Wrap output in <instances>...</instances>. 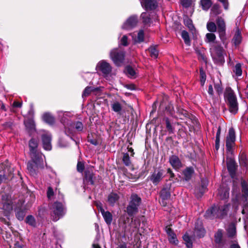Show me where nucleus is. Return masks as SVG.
<instances>
[{"label": "nucleus", "instance_id": "obj_30", "mask_svg": "<svg viewBox=\"0 0 248 248\" xmlns=\"http://www.w3.org/2000/svg\"><path fill=\"white\" fill-rule=\"evenodd\" d=\"M242 37L241 32L239 29H237L233 37L232 41L235 46H238L241 42Z\"/></svg>", "mask_w": 248, "mask_h": 248}, {"label": "nucleus", "instance_id": "obj_37", "mask_svg": "<svg viewBox=\"0 0 248 248\" xmlns=\"http://www.w3.org/2000/svg\"><path fill=\"white\" fill-rule=\"evenodd\" d=\"M125 72L126 75L131 78H135L136 73L135 70L131 66H128L126 67Z\"/></svg>", "mask_w": 248, "mask_h": 248}, {"label": "nucleus", "instance_id": "obj_24", "mask_svg": "<svg viewBox=\"0 0 248 248\" xmlns=\"http://www.w3.org/2000/svg\"><path fill=\"white\" fill-rule=\"evenodd\" d=\"M100 211L106 223L108 225H110L112 220V216L111 214L108 211H105L102 208L100 209Z\"/></svg>", "mask_w": 248, "mask_h": 248}, {"label": "nucleus", "instance_id": "obj_2", "mask_svg": "<svg viewBox=\"0 0 248 248\" xmlns=\"http://www.w3.org/2000/svg\"><path fill=\"white\" fill-rule=\"evenodd\" d=\"M228 210V204H224L219 206H215L207 210L205 217L209 219L222 218L227 214Z\"/></svg>", "mask_w": 248, "mask_h": 248}, {"label": "nucleus", "instance_id": "obj_57", "mask_svg": "<svg viewBox=\"0 0 248 248\" xmlns=\"http://www.w3.org/2000/svg\"><path fill=\"white\" fill-rule=\"evenodd\" d=\"M121 44L124 46H127L128 45L127 37L126 35H124L120 41Z\"/></svg>", "mask_w": 248, "mask_h": 248}, {"label": "nucleus", "instance_id": "obj_58", "mask_svg": "<svg viewBox=\"0 0 248 248\" xmlns=\"http://www.w3.org/2000/svg\"><path fill=\"white\" fill-rule=\"evenodd\" d=\"M54 195L53 189L51 187L48 188L47 191V196L49 199H50Z\"/></svg>", "mask_w": 248, "mask_h": 248}, {"label": "nucleus", "instance_id": "obj_21", "mask_svg": "<svg viewBox=\"0 0 248 248\" xmlns=\"http://www.w3.org/2000/svg\"><path fill=\"white\" fill-rule=\"evenodd\" d=\"M24 124L29 132H35V124L33 119H29L25 120Z\"/></svg>", "mask_w": 248, "mask_h": 248}, {"label": "nucleus", "instance_id": "obj_56", "mask_svg": "<svg viewBox=\"0 0 248 248\" xmlns=\"http://www.w3.org/2000/svg\"><path fill=\"white\" fill-rule=\"evenodd\" d=\"M232 202L233 207L236 210H238L240 204L238 198L236 197L234 199H233Z\"/></svg>", "mask_w": 248, "mask_h": 248}, {"label": "nucleus", "instance_id": "obj_35", "mask_svg": "<svg viewBox=\"0 0 248 248\" xmlns=\"http://www.w3.org/2000/svg\"><path fill=\"white\" fill-rule=\"evenodd\" d=\"M185 25L189 29L192 31L194 29V27L192 24V21L188 16H185L184 19Z\"/></svg>", "mask_w": 248, "mask_h": 248}, {"label": "nucleus", "instance_id": "obj_41", "mask_svg": "<svg viewBox=\"0 0 248 248\" xmlns=\"http://www.w3.org/2000/svg\"><path fill=\"white\" fill-rule=\"evenodd\" d=\"M25 212L21 209H17L16 210V215L17 218L19 220H23L25 216Z\"/></svg>", "mask_w": 248, "mask_h": 248}, {"label": "nucleus", "instance_id": "obj_27", "mask_svg": "<svg viewBox=\"0 0 248 248\" xmlns=\"http://www.w3.org/2000/svg\"><path fill=\"white\" fill-rule=\"evenodd\" d=\"M84 182L87 184H94V175L93 172L86 171L85 174Z\"/></svg>", "mask_w": 248, "mask_h": 248}, {"label": "nucleus", "instance_id": "obj_63", "mask_svg": "<svg viewBox=\"0 0 248 248\" xmlns=\"http://www.w3.org/2000/svg\"><path fill=\"white\" fill-rule=\"evenodd\" d=\"M166 232L168 236L170 235H171L173 233H174L173 231L170 228L168 227H166Z\"/></svg>", "mask_w": 248, "mask_h": 248}, {"label": "nucleus", "instance_id": "obj_62", "mask_svg": "<svg viewBox=\"0 0 248 248\" xmlns=\"http://www.w3.org/2000/svg\"><path fill=\"white\" fill-rule=\"evenodd\" d=\"M15 248H26V247L25 245L17 242L15 244Z\"/></svg>", "mask_w": 248, "mask_h": 248}, {"label": "nucleus", "instance_id": "obj_11", "mask_svg": "<svg viewBox=\"0 0 248 248\" xmlns=\"http://www.w3.org/2000/svg\"><path fill=\"white\" fill-rule=\"evenodd\" d=\"M235 134L234 130L233 128H230L226 139V146L228 151L231 152L232 151L235 144Z\"/></svg>", "mask_w": 248, "mask_h": 248}, {"label": "nucleus", "instance_id": "obj_55", "mask_svg": "<svg viewBox=\"0 0 248 248\" xmlns=\"http://www.w3.org/2000/svg\"><path fill=\"white\" fill-rule=\"evenodd\" d=\"M77 170L79 172H82L84 169V164L81 162L78 161L77 164Z\"/></svg>", "mask_w": 248, "mask_h": 248}, {"label": "nucleus", "instance_id": "obj_43", "mask_svg": "<svg viewBox=\"0 0 248 248\" xmlns=\"http://www.w3.org/2000/svg\"><path fill=\"white\" fill-rule=\"evenodd\" d=\"M73 126L74 133H75V129L78 131H81L83 128V125L81 122H77L75 123H72Z\"/></svg>", "mask_w": 248, "mask_h": 248}, {"label": "nucleus", "instance_id": "obj_49", "mask_svg": "<svg viewBox=\"0 0 248 248\" xmlns=\"http://www.w3.org/2000/svg\"><path fill=\"white\" fill-rule=\"evenodd\" d=\"M161 197L163 200H166L169 198L170 194L166 189H164L161 190L160 193Z\"/></svg>", "mask_w": 248, "mask_h": 248}, {"label": "nucleus", "instance_id": "obj_42", "mask_svg": "<svg viewBox=\"0 0 248 248\" xmlns=\"http://www.w3.org/2000/svg\"><path fill=\"white\" fill-rule=\"evenodd\" d=\"M141 17L142 19L143 22L146 24L148 25L151 22V18L149 17V15L147 13H142L141 15Z\"/></svg>", "mask_w": 248, "mask_h": 248}, {"label": "nucleus", "instance_id": "obj_3", "mask_svg": "<svg viewBox=\"0 0 248 248\" xmlns=\"http://www.w3.org/2000/svg\"><path fill=\"white\" fill-rule=\"evenodd\" d=\"M58 113L59 119L64 126V133L72 139V137L74 136V129L72 122L68 118L70 117V113L62 111H60Z\"/></svg>", "mask_w": 248, "mask_h": 248}, {"label": "nucleus", "instance_id": "obj_13", "mask_svg": "<svg viewBox=\"0 0 248 248\" xmlns=\"http://www.w3.org/2000/svg\"><path fill=\"white\" fill-rule=\"evenodd\" d=\"M42 140L44 149L46 150H51L52 148L51 144V136L48 132H45L42 134Z\"/></svg>", "mask_w": 248, "mask_h": 248}, {"label": "nucleus", "instance_id": "obj_60", "mask_svg": "<svg viewBox=\"0 0 248 248\" xmlns=\"http://www.w3.org/2000/svg\"><path fill=\"white\" fill-rule=\"evenodd\" d=\"M219 2H221L224 6V8L225 10L228 9L229 4L228 2V0H217Z\"/></svg>", "mask_w": 248, "mask_h": 248}, {"label": "nucleus", "instance_id": "obj_23", "mask_svg": "<svg viewBox=\"0 0 248 248\" xmlns=\"http://www.w3.org/2000/svg\"><path fill=\"white\" fill-rule=\"evenodd\" d=\"M218 196L222 200L228 198L229 196V189L227 187H220L218 190Z\"/></svg>", "mask_w": 248, "mask_h": 248}, {"label": "nucleus", "instance_id": "obj_46", "mask_svg": "<svg viewBox=\"0 0 248 248\" xmlns=\"http://www.w3.org/2000/svg\"><path fill=\"white\" fill-rule=\"evenodd\" d=\"M149 51L150 52V56L151 57H152L154 59H156L157 57L158 52V51L156 50V49L155 47H154V46L150 47L149 48Z\"/></svg>", "mask_w": 248, "mask_h": 248}, {"label": "nucleus", "instance_id": "obj_45", "mask_svg": "<svg viewBox=\"0 0 248 248\" xmlns=\"http://www.w3.org/2000/svg\"><path fill=\"white\" fill-rule=\"evenodd\" d=\"M211 12L215 15H217L221 13L220 6L218 4H215L211 9Z\"/></svg>", "mask_w": 248, "mask_h": 248}, {"label": "nucleus", "instance_id": "obj_4", "mask_svg": "<svg viewBox=\"0 0 248 248\" xmlns=\"http://www.w3.org/2000/svg\"><path fill=\"white\" fill-rule=\"evenodd\" d=\"M210 50L214 62L217 64H222L225 62L223 47L218 44H214L211 46Z\"/></svg>", "mask_w": 248, "mask_h": 248}, {"label": "nucleus", "instance_id": "obj_54", "mask_svg": "<svg viewBox=\"0 0 248 248\" xmlns=\"http://www.w3.org/2000/svg\"><path fill=\"white\" fill-rule=\"evenodd\" d=\"M166 124V128L167 130L170 132V133H173V128L172 126H171L169 120L168 118L165 119Z\"/></svg>", "mask_w": 248, "mask_h": 248}, {"label": "nucleus", "instance_id": "obj_51", "mask_svg": "<svg viewBox=\"0 0 248 248\" xmlns=\"http://www.w3.org/2000/svg\"><path fill=\"white\" fill-rule=\"evenodd\" d=\"M168 239L170 243L175 245L177 244L178 242V240L176 238V236L174 233H173L172 235L169 236Z\"/></svg>", "mask_w": 248, "mask_h": 248}, {"label": "nucleus", "instance_id": "obj_31", "mask_svg": "<svg viewBox=\"0 0 248 248\" xmlns=\"http://www.w3.org/2000/svg\"><path fill=\"white\" fill-rule=\"evenodd\" d=\"M42 119L44 122L50 124L54 123V118L49 113H44Z\"/></svg>", "mask_w": 248, "mask_h": 248}, {"label": "nucleus", "instance_id": "obj_48", "mask_svg": "<svg viewBox=\"0 0 248 248\" xmlns=\"http://www.w3.org/2000/svg\"><path fill=\"white\" fill-rule=\"evenodd\" d=\"M233 72L237 76H240L242 75L241 65L240 63H237L235 65Z\"/></svg>", "mask_w": 248, "mask_h": 248}, {"label": "nucleus", "instance_id": "obj_64", "mask_svg": "<svg viewBox=\"0 0 248 248\" xmlns=\"http://www.w3.org/2000/svg\"><path fill=\"white\" fill-rule=\"evenodd\" d=\"M88 141L90 142V143L94 145H97L98 144V141L95 139L88 140Z\"/></svg>", "mask_w": 248, "mask_h": 248}, {"label": "nucleus", "instance_id": "obj_39", "mask_svg": "<svg viewBox=\"0 0 248 248\" xmlns=\"http://www.w3.org/2000/svg\"><path fill=\"white\" fill-rule=\"evenodd\" d=\"M183 238L187 248H192L191 238L187 233H186Z\"/></svg>", "mask_w": 248, "mask_h": 248}, {"label": "nucleus", "instance_id": "obj_47", "mask_svg": "<svg viewBox=\"0 0 248 248\" xmlns=\"http://www.w3.org/2000/svg\"><path fill=\"white\" fill-rule=\"evenodd\" d=\"M123 161L124 165L126 166H129L131 164V161L129 154L128 153H125L124 154Z\"/></svg>", "mask_w": 248, "mask_h": 248}, {"label": "nucleus", "instance_id": "obj_8", "mask_svg": "<svg viewBox=\"0 0 248 248\" xmlns=\"http://www.w3.org/2000/svg\"><path fill=\"white\" fill-rule=\"evenodd\" d=\"M42 157L41 161H38V159L31 158L27 164V170L29 173L32 176L35 177L37 175V170L39 168L43 167V158Z\"/></svg>", "mask_w": 248, "mask_h": 248}, {"label": "nucleus", "instance_id": "obj_18", "mask_svg": "<svg viewBox=\"0 0 248 248\" xmlns=\"http://www.w3.org/2000/svg\"><path fill=\"white\" fill-rule=\"evenodd\" d=\"M169 162L171 166L175 170H178L182 167L181 160L179 158L175 155H172L170 157Z\"/></svg>", "mask_w": 248, "mask_h": 248}, {"label": "nucleus", "instance_id": "obj_28", "mask_svg": "<svg viewBox=\"0 0 248 248\" xmlns=\"http://www.w3.org/2000/svg\"><path fill=\"white\" fill-rule=\"evenodd\" d=\"M111 108L113 111L119 114H121L122 110V106L118 101H114L111 104Z\"/></svg>", "mask_w": 248, "mask_h": 248}, {"label": "nucleus", "instance_id": "obj_9", "mask_svg": "<svg viewBox=\"0 0 248 248\" xmlns=\"http://www.w3.org/2000/svg\"><path fill=\"white\" fill-rule=\"evenodd\" d=\"M110 57L114 64L119 66L124 62V53L117 48L113 49L110 52Z\"/></svg>", "mask_w": 248, "mask_h": 248}, {"label": "nucleus", "instance_id": "obj_52", "mask_svg": "<svg viewBox=\"0 0 248 248\" xmlns=\"http://www.w3.org/2000/svg\"><path fill=\"white\" fill-rule=\"evenodd\" d=\"M201 83L203 86L206 80V74L202 69H200Z\"/></svg>", "mask_w": 248, "mask_h": 248}, {"label": "nucleus", "instance_id": "obj_7", "mask_svg": "<svg viewBox=\"0 0 248 248\" xmlns=\"http://www.w3.org/2000/svg\"><path fill=\"white\" fill-rule=\"evenodd\" d=\"M38 141L34 138L31 139L29 142L30 148V155L31 158L38 159L41 161L42 157H44L43 155L38 151Z\"/></svg>", "mask_w": 248, "mask_h": 248}, {"label": "nucleus", "instance_id": "obj_61", "mask_svg": "<svg viewBox=\"0 0 248 248\" xmlns=\"http://www.w3.org/2000/svg\"><path fill=\"white\" fill-rule=\"evenodd\" d=\"M240 164L242 166H246V160L245 156H241L239 158Z\"/></svg>", "mask_w": 248, "mask_h": 248}, {"label": "nucleus", "instance_id": "obj_10", "mask_svg": "<svg viewBox=\"0 0 248 248\" xmlns=\"http://www.w3.org/2000/svg\"><path fill=\"white\" fill-rule=\"evenodd\" d=\"M216 23L219 38L223 44H224V42L226 39V24L224 19L221 16H218L216 19Z\"/></svg>", "mask_w": 248, "mask_h": 248}, {"label": "nucleus", "instance_id": "obj_25", "mask_svg": "<svg viewBox=\"0 0 248 248\" xmlns=\"http://www.w3.org/2000/svg\"><path fill=\"white\" fill-rule=\"evenodd\" d=\"M194 172V170L193 167H187L183 171V174L184 175L185 180L186 181L189 180L191 178Z\"/></svg>", "mask_w": 248, "mask_h": 248}, {"label": "nucleus", "instance_id": "obj_59", "mask_svg": "<svg viewBox=\"0 0 248 248\" xmlns=\"http://www.w3.org/2000/svg\"><path fill=\"white\" fill-rule=\"evenodd\" d=\"M215 89L218 94L222 93V88L221 85L219 83L216 84L215 85Z\"/></svg>", "mask_w": 248, "mask_h": 248}, {"label": "nucleus", "instance_id": "obj_50", "mask_svg": "<svg viewBox=\"0 0 248 248\" xmlns=\"http://www.w3.org/2000/svg\"><path fill=\"white\" fill-rule=\"evenodd\" d=\"M94 90V89L92 87H87L84 90L82 93V97H86L89 95V94Z\"/></svg>", "mask_w": 248, "mask_h": 248}, {"label": "nucleus", "instance_id": "obj_34", "mask_svg": "<svg viewBox=\"0 0 248 248\" xmlns=\"http://www.w3.org/2000/svg\"><path fill=\"white\" fill-rule=\"evenodd\" d=\"M181 36L183 39L185 43L189 46L190 45V39L188 33L186 31H182L181 32Z\"/></svg>", "mask_w": 248, "mask_h": 248}, {"label": "nucleus", "instance_id": "obj_44", "mask_svg": "<svg viewBox=\"0 0 248 248\" xmlns=\"http://www.w3.org/2000/svg\"><path fill=\"white\" fill-rule=\"evenodd\" d=\"M26 222L31 226H35L36 221L34 217L32 216H28L26 217Z\"/></svg>", "mask_w": 248, "mask_h": 248}, {"label": "nucleus", "instance_id": "obj_20", "mask_svg": "<svg viewBox=\"0 0 248 248\" xmlns=\"http://www.w3.org/2000/svg\"><path fill=\"white\" fill-rule=\"evenodd\" d=\"M227 169L232 177H233L235 175L236 170V164L233 160H230L227 162Z\"/></svg>", "mask_w": 248, "mask_h": 248}, {"label": "nucleus", "instance_id": "obj_16", "mask_svg": "<svg viewBox=\"0 0 248 248\" xmlns=\"http://www.w3.org/2000/svg\"><path fill=\"white\" fill-rule=\"evenodd\" d=\"M96 68L106 75L108 74L111 71L110 65L108 62L103 60L98 63Z\"/></svg>", "mask_w": 248, "mask_h": 248}, {"label": "nucleus", "instance_id": "obj_14", "mask_svg": "<svg viewBox=\"0 0 248 248\" xmlns=\"http://www.w3.org/2000/svg\"><path fill=\"white\" fill-rule=\"evenodd\" d=\"M138 20L137 16H133L129 17L122 26V29L126 30H129L137 24Z\"/></svg>", "mask_w": 248, "mask_h": 248}, {"label": "nucleus", "instance_id": "obj_40", "mask_svg": "<svg viewBox=\"0 0 248 248\" xmlns=\"http://www.w3.org/2000/svg\"><path fill=\"white\" fill-rule=\"evenodd\" d=\"M206 26L207 30L211 32H214L217 31V25L214 22H208L207 23Z\"/></svg>", "mask_w": 248, "mask_h": 248}, {"label": "nucleus", "instance_id": "obj_5", "mask_svg": "<svg viewBox=\"0 0 248 248\" xmlns=\"http://www.w3.org/2000/svg\"><path fill=\"white\" fill-rule=\"evenodd\" d=\"M51 215L53 220L56 221L64 214V209L62 204L60 202H55L49 206Z\"/></svg>", "mask_w": 248, "mask_h": 248}, {"label": "nucleus", "instance_id": "obj_38", "mask_svg": "<svg viewBox=\"0 0 248 248\" xmlns=\"http://www.w3.org/2000/svg\"><path fill=\"white\" fill-rule=\"evenodd\" d=\"M216 36L213 33H207L205 35V42L206 43H214L216 40Z\"/></svg>", "mask_w": 248, "mask_h": 248}, {"label": "nucleus", "instance_id": "obj_29", "mask_svg": "<svg viewBox=\"0 0 248 248\" xmlns=\"http://www.w3.org/2000/svg\"><path fill=\"white\" fill-rule=\"evenodd\" d=\"M132 38L134 43H140L144 41V32L143 30H140L138 33L137 36L134 37L132 35Z\"/></svg>", "mask_w": 248, "mask_h": 248}, {"label": "nucleus", "instance_id": "obj_36", "mask_svg": "<svg viewBox=\"0 0 248 248\" xmlns=\"http://www.w3.org/2000/svg\"><path fill=\"white\" fill-rule=\"evenodd\" d=\"M205 230L202 227H195L194 230V233L199 237H203L205 234Z\"/></svg>", "mask_w": 248, "mask_h": 248}, {"label": "nucleus", "instance_id": "obj_53", "mask_svg": "<svg viewBox=\"0 0 248 248\" xmlns=\"http://www.w3.org/2000/svg\"><path fill=\"white\" fill-rule=\"evenodd\" d=\"M194 1L195 0H181V3L184 7L187 8L190 6Z\"/></svg>", "mask_w": 248, "mask_h": 248}, {"label": "nucleus", "instance_id": "obj_6", "mask_svg": "<svg viewBox=\"0 0 248 248\" xmlns=\"http://www.w3.org/2000/svg\"><path fill=\"white\" fill-rule=\"evenodd\" d=\"M140 202L141 199L137 194H132L131 195L129 204L126 208L127 213L130 217L138 212V207Z\"/></svg>", "mask_w": 248, "mask_h": 248}, {"label": "nucleus", "instance_id": "obj_1", "mask_svg": "<svg viewBox=\"0 0 248 248\" xmlns=\"http://www.w3.org/2000/svg\"><path fill=\"white\" fill-rule=\"evenodd\" d=\"M224 98L229 107V111L233 114H236L238 110V103L234 91L230 87L226 89Z\"/></svg>", "mask_w": 248, "mask_h": 248}, {"label": "nucleus", "instance_id": "obj_26", "mask_svg": "<svg viewBox=\"0 0 248 248\" xmlns=\"http://www.w3.org/2000/svg\"><path fill=\"white\" fill-rule=\"evenodd\" d=\"M214 237L215 243L218 245H221L222 243L223 230L218 229L215 233Z\"/></svg>", "mask_w": 248, "mask_h": 248}, {"label": "nucleus", "instance_id": "obj_17", "mask_svg": "<svg viewBox=\"0 0 248 248\" xmlns=\"http://www.w3.org/2000/svg\"><path fill=\"white\" fill-rule=\"evenodd\" d=\"M142 6L146 10H154L157 6L155 0H140Z\"/></svg>", "mask_w": 248, "mask_h": 248}, {"label": "nucleus", "instance_id": "obj_12", "mask_svg": "<svg viewBox=\"0 0 248 248\" xmlns=\"http://www.w3.org/2000/svg\"><path fill=\"white\" fill-rule=\"evenodd\" d=\"M2 209L7 212H10L13 209V202L10 196L4 194L2 196Z\"/></svg>", "mask_w": 248, "mask_h": 248}, {"label": "nucleus", "instance_id": "obj_33", "mask_svg": "<svg viewBox=\"0 0 248 248\" xmlns=\"http://www.w3.org/2000/svg\"><path fill=\"white\" fill-rule=\"evenodd\" d=\"M211 0H201L200 5L203 10L207 11L212 5Z\"/></svg>", "mask_w": 248, "mask_h": 248}, {"label": "nucleus", "instance_id": "obj_32", "mask_svg": "<svg viewBox=\"0 0 248 248\" xmlns=\"http://www.w3.org/2000/svg\"><path fill=\"white\" fill-rule=\"evenodd\" d=\"M119 199V196L117 194L111 193L108 196V202L110 204L113 205L118 201Z\"/></svg>", "mask_w": 248, "mask_h": 248}, {"label": "nucleus", "instance_id": "obj_19", "mask_svg": "<svg viewBox=\"0 0 248 248\" xmlns=\"http://www.w3.org/2000/svg\"><path fill=\"white\" fill-rule=\"evenodd\" d=\"M227 235L228 237L234 239L236 236V230L235 224L231 223L226 229Z\"/></svg>", "mask_w": 248, "mask_h": 248}, {"label": "nucleus", "instance_id": "obj_22", "mask_svg": "<svg viewBox=\"0 0 248 248\" xmlns=\"http://www.w3.org/2000/svg\"><path fill=\"white\" fill-rule=\"evenodd\" d=\"M241 186L242 197L245 199V201H247L248 200V182L244 180H242Z\"/></svg>", "mask_w": 248, "mask_h": 248}, {"label": "nucleus", "instance_id": "obj_15", "mask_svg": "<svg viewBox=\"0 0 248 248\" xmlns=\"http://www.w3.org/2000/svg\"><path fill=\"white\" fill-rule=\"evenodd\" d=\"M164 177V171L162 170H155L150 176V180L155 185H157Z\"/></svg>", "mask_w": 248, "mask_h": 248}]
</instances>
